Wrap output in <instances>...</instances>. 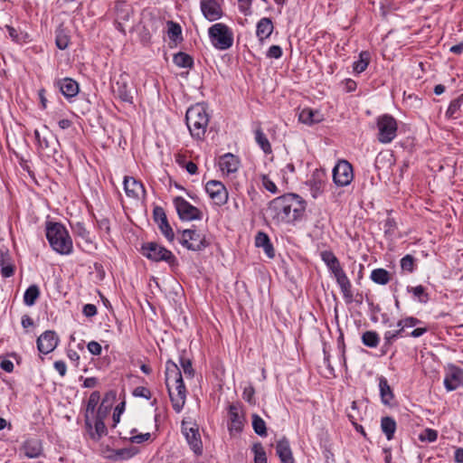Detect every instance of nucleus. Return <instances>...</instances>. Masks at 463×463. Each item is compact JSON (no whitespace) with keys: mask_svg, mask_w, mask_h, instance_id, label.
Masks as SVG:
<instances>
[{"mask_svg":"<svg viewBox=\"0 0 463 463\" xmlns=\"http://www.w3.org/2000/svg\"><path fill=\"white\" fill-rule=\"evenodd\" d=\"M155 220L159 223L163 220H167L164 210L161 207H156L154 210Z\"/></svg>","mask_w":463,"mask_h":463,"instance_id":"61","label":"nucleus"},{"mask_svg":"<svg viewBox=\"0 0 463 463\" xmlns=\"http://www.w3.org/2000/svg\"><path fill=\"white\" fill-rule=\"evenodd\" d=\"M228 428L231 433H240L241 432L245 418L243 411L240 405L238 404H231L229 406L228 411Z\"/></svg>","mask_w":463,"mask_h":463,"instance_id":"17","label":"nucleus"},{"mask_svg":"<svg viewBox=\"0 0 463 463\" xmlns=\"http://www.w3.org/2000/svg\"><path fill=\"white\" fill-rule=\"evenodd\" d=\"M205 191L214 204L222 206L227 203L229 193L225 185L217 180H210L205 184Z\"/></svg>","mask_w":463,"mask_h":463,"instance_id":"13","label":"nucleus"},{"mask_svg":"<svg viewBox=\"0 0 463 463\" xmlns=\"http://www.w3.org/2000/svg\"><path fill=\"white\" fill-rule=\"evenodd\" d=\"M182 432L184 435L191 449L196 455H201L203 453V442L196 424L184 421L182 424Z\"/></svg>","mask_w":463,"mask_h":463,"instance_id":"15","label":"nucleus"},{"mask_svg":"<svg viewBox=\"0 0 463 463\" xmlns=\"http://www.w3.org/2000/svg\"><path fill=\"white\" fill-rule=\"evenodd\" d=\"M376 128L378 130L377 139L382 144H389L397 137L398 123L391 115L384 114L378 117Z\"/></svg>","mask_w":463,"mask_h":463,"instance_id":"6","label":"nucleus"},{"mask_svg":"<svg viewBox=\"0 0 463 463\" xmlns=\"http://www.w3.org/2000/svg\"><path fill=\"white\" fill-rule=\"evenodd\" d=\"M274 30L271 19L268 17L261 18L256 25V36L260 43H263L269 38Z\"/></svg>","mask_w":463,"mask_h":463,"instance_id":"25","label":"nucleus"},{"mask_svg":"<svg viewBox=\"0 0 463 463\" xmlns=\"http://www.w3.org/2000/svg\"><path fill=\"white\" fill-rule=\"evenodd\" d=\"M88 351L93 355H99L102 351V347L99 343L96 341H90L87 345Z\"/></svg>","mask_w":463,"mask_h":463,"instance_id":"55","label":"nucleus"},{"mask_svg":"<svg viewBox=\"0 0 463 463\" xmlns=\"http://www.w3.org/2000/svg\"><path fill=\"white\" fill-rule=\"evenodd\" d=\"M362 342L365 346L375 348L379 345L380 337L375 331H366L362 335Z\"/></svg>","mask_w":463,"mask_h":463,"instance_id":"41","label":"nucleus"},{"mask_svg":"<svg viewBox=\"0 0 463 463\" xmlns=\"http://www.w3.org/2000/svg\"><path fill=\"white\" fill-rule=\"evenodd\" d=\"M276 451L282 463H295L289 442L286 438L277 442Z\"/></svg>","mask_w":463,"mask_h":463,"instance_id":"27","label":"nucleus"},{"mask_svg":"<svg viewBox=\"0 0 463 463\" xmlns=\"http://www.w3.org/2000/svg\"><path fill=\"white\" fill-rule=\"evenodd\" d=\"M371 61V54L368 51L359 53V59L353 63V71L355 74L364 72Z\"/></svg>","mask_w":463,"mask_h":463,"instance_id":"32","label":"nucleus"},{"mask_svg":"<svg viewBox=\"0 0 463 463\" xmlns=\"http://www.w3.org/2000/svg\"><path fill=\"white\" fill-rule=\"evenodd\" d=\"M34 137L38 144V147L42 151H51V144L45 137H41L38 130L34 131Z\"/></svg>","mask_w":463,"mask_h":463,"instance_id":"48","label":"nucleus"},{"mask_svg":"<svg viewBox=\"0 0 463 463\" xmlns=\"http://www.w3.org/2000/svg\"><path fill=\"white\" fill-rule=\"evenodd\" d=\"M414 258L407 254L401 260V268L402 270L411 273L414 270Z\"/></svg>","mask_w":463,"mask_h":463,"instance_id":"46","label":"nucleus"},{"mask_svg":"<svg viewBox=\"0 0 463 463\" xmlns=\"http://www.w3.org/2000/svg\"><path fill=\"white\" fill-rule=\"evenodd\" d=\"M213 46L220 51L230 49L233 44V32L227 24L216 23L208 29Z\"/></svg>","mask_w":463,"mask_h":463,"instance_id":"5","label":"nucleus"},{"mask_svg":"<svg viewBox=\"0 0 463 463\" xmlns=\"http://www.w3.org/2000/svg\"><path fill=\"white\" fill-rule=\"evenodd\" d=\"M40 297V289L39 287L35 284L31 285L24 292V303L28 306L32 307L35 304L36 300Z\"/></svg>","mask_w":463,"mask_h":463,"instance_id":"37","label":"nucleus"},{"mask_svg":"<svg viewBox=\"0 0 463 463\" xmlns=\"http://www.w3.org/2000/svg\"><path fill=\"white\" fill-rule=\"evenodd\" d=\"M254 135H255L256 143L259 145V146L261 148V150L267 155L271 154L272 153L271 145H270L267 136L263 132V130L260 128H258L255 129Z\"/></svg>","mask_w":463,"mask_h":463,"instance_id":"34","label":"nucleus"},{"mask_svg":"<svg viewBox=\"0 0 463 463\" xmlns=\"http://www.w3.org/2000/svg\"><path fill=\"white\" fill-rule=\"evenodd\" d=\"M321 260L327 266L335 261L337 258L335 253L331 250H323L320 253Z\"/></svg>","mask_w":463,"mask_h":463,"instance_id":"54","label":"nucleus"},{"mask_svg":"<svg viewBox=\"0 0 463 463\" xmlns=\"http://www.w3.org/2000/svg\"><path fill=\"white\" fill-rule=\"evenodd\" d=\"M298 120L303 124L311 126L322 122L324 116L317 109L304 108L298 114Z\"/></svg>","mask_w":463,"mask_h":463,"instance_id":"26","label":"nucleus"},{"mask_svg":"<svg viewBox=\"0 0 463 463\" xmlns=\"http://www.w3.org/2000/svg\"><path fill=\"white\" fill-rule=\"evenodd\" d=\"M463 105V93L459 94L456 99L450 101L449 108L446 111V116L449 118H457V114L460 111Z\"/></svg>","mask_w":463,"mask_h":463,"instance_id":"39","label":"nucleus"},{"mask_svg":"<svg viewBox=\"0 0 463 463\" xmlns=\"http://www.w3.org/2000/svg\"><path fill=\"white\" fill-rule=\"evenodd\" d=\"M379 389L381 394V400L383 404L389 405L393 400L394 395L385 377L381 376L379 378Z\"/></svg>","mask_w":463,"mask_h":463,"instance_id":"29","label":"nucleus"},{"mask_svg":"<svg viewBox=\"0 0 463 463\" xmlns=\"http://www.w3.org/2000/svg\"><path fill=\"white\" fill-rule=\"evenodd\" d=\"M306 210L300 196L288 194L273 199L268 207V213L276 224L294 223L302 218Z\"/></svg>","mask_w":463,"mask_h":463,"instance_id":"1","label":"nucleus"},{"mask_svg":"<svg viewBox=\"0 0 463 463\" xmlns=\"http://www.w3.org/2000/svg\"><path fill=\"white\" fill-rule=\"evenodd\" d=\"M167 35H168V38L175 43L182 42L183 41L182 28H181L180 24L175 22H173V21H168L167 22Z\"/></svg>","mask_w":463,"mask_h":463,"instance_id":"35","label":"nucleus"},{"mask_svg":"<svg viewBox=\"0 0 463 463\" xmlns=\"http://www.w3.org/2000/svg\"><path fill=\"white\" fill-rule=\"evenodd\" d=\"M132 393L135 397L145 398L146 400H149L151 398L150 390L144 386L136 387Z\"/></svg>","mask_w":463,"mask_h":463,"instance_id":"52","label":"nucleus"},{"mask_svg":"<svg viewBox=\"0 0 463 463\" xmlns=\"http://www.w3.org/2000/svg\"><path fill=\"white\" fill-rule=\"evenodd\" d=\"M224 0H201L200 9L203 17L209 22H214L223 16Z\"/></svg>","mask_w":463,"mask_h":463,"instance_id":"14","label":"nucleus"},{"mask_svg":"<svg viewBox=\"0 0 463 463\" xmlns=\"http://www.w3.org/2000/svg\"><path fill=\"white\" fill-rule=\"evenodd\" d=\"M124 190L126 195L132 200H141L146 196V190L143 184L132 176H125Z\"/></svg>","mask_w":463,"mask_h":463,"instance_id":"18","label":"nucleus"},{"mask_svg":"<svg viewBox=\"0 0 463 463\" xmlns=\"http://www.w3.org/2000/svg\"><path fill=\"white\" fill-rule=\"evenodd\" d=\"M108 415V409L101 406L97 410L94 416H90V425H85L90 437L93 440H99L103 436L107 435V428L104 420Z\"/></svg>","mask_w":463,"mask_h":463,"instance_id":"10","label":"nucleus"},{"mask_svg":"<svg viewBox=\"0 0 463 463\" xmlns=\"http://www.w3.org/2000/svg\"><path fill=\"white\" fill-rule=\"evenodd\" d=\"M165 384L173 409L180 412L185 402L186 389L179 367L170 360L165 364Z\"/></svg>","mask_w":463,"mask_h":463,"instance_id":"2","label":"nucleus"},{"mask_svg":"<svg viewBox=\"0 0 463 463\" xmlns=\"http://www.w3.org/2000/svg\"><path fill=\"white\" fill-rule=\"evenodd\" d=\"M354 179L352 165L346 160H339L333 169V180L337 186H346Z\"/></svg>","mask_w":463,"mask_h":463,"instance_id":"12","label":"nucleus"},{"mask_svg":"<svg viewBox=\"0 0 463 463\" xmlns=\"http://www.w3.org/2000/svg\"><path fill=\"white\" fill-rule=\"evenodd\" d=\"M112 90L114 95L121 101L129 104L133 103V96L128 86V75L126 73L119 75L115 84L112 85Z\"/></svg>","mask_w":463,"mask_h":463,"instance_id":"19","label":"nucleus"},{"mask_svg":"<svg viewBox=\"0 0 463 463\" xmlns=\"http://www.w3.org/2000/svg\"><path fill=\"white\" fill-rule=\"evenodd\" d=\"M0 368L6 373H12L14 366L11 360L4 358L0 361Z\"/></svg>","mask_w":463,"mask_h":463,"instance_id":"58","label":"nucleus"},{"mask_svg":"<svg viewBox=\"0 0 463 463\" xmlns=\"http://www.w3.org/2000/svg\"><path fill=\"white\" fill-rule=\"evenodd\" d=\"M254 395H255V390H254L253 386L249 385L244 388V390L242 392V398L250 404L254 405L256 403Z\"/></svg>","mask_w":463,"mask_h":463,"instance_id":"49","label":"nucleus"},{"mask_svg":"<svg viewBox=\"0 0 463 463\" xmlns=\"http://www.w3.org/2000/svg\"><path fill=\"white\" fill-rule=\"evenodd\" d=\"M174 205L177 214L182 221L202 220L203 213L197 207L192 205L188 201L181 196L174 198Z\"/></svg>","mask_w":463,"mask_h":463,"instance_id":"11","label":"nucleus"},{"mask_svg":"<svg viewBox=\"0 0 463 463\" xmlns=\"http://www.w3.org/2000/svg\"><path fill=\"white\" fill-rule=\"evenodd\" d=\"M282 54L283 52L279 45H271L266 52V57L269 59H279Z\"/></svg>","mask_w":463,"mask_h":463,"instance_id":"50","label":"nucleus"},{"mask_svg":"<svg viewBox=\"0 0 463 463\" xmlns=\"http://www.w3.org/2000/svg\"><path fill=\"white\" fill-rule=\"evenodd\" d=\"M384 346L391 345L397 338L392 331L388 330L384 333Z\"/></svg>","mask_w":463,"mask_h":463,"instance_id":"62","label":"nucleus"},{"mask_svg":"<svg viewBox=\"0 0 463 463\" xmlns=\"http://www.w3.org/2000/svg\"><path fill=\"white\" fill-rule=\"evenodd\" d=\"M19 451L27 458H38L43 455V442L37 438L26 439L22 443Z\"/></svg>","mask_w":463,"mask_h":463,"instance_id":"20","label":"nucleus"},{"mask_svg":"<svg viewBox=\"0 0 463 463\" xmlns=\"http://www.w3.org/2000/svg\"><path fill=\"white\" fill-rule=\"evenodd\" d=\"M240 3V10L244 14H247L250 11L252 0H238Z\"/></svg>","mask_w":463,"mask_h":463,"instance_id":"63","label":"nucleus"},{"mask_svg":"<svg viewBox=\"0 0 463 463\" xmlns=\"http://www.w3.org/2000/svg\"><path fill=\"white\" fill-rule=\"evenodd\" d=\"M251 449L254 453V463H267L266 452L261 443L253 444Z\"/></svg>","mask_w":463,"mask_h":463,"instance_id":"42","label":"nucleus"},{"mask_svg":"<svg viewBox=\"0 0 463 463\" xmlns=\"http://www.w3.org/2000/svg\"><path fill=\"white\" fill-rule=\"evenodd\" d=\"M307 184L309 186L311 196L314 199L318 198L324 193L326 187V174L318 170L314 171Z\"/></svg>","mask_w":463,"mask_h":463,"instance_id":"21","label":"nucleus"},{"mask_svg":"<svg viewBox=\"0 0 463 463\" xmlns=\"http://www.w3.org/2000/svg\"><path fill=\"white\" fill-rule=\"evenodd\" d=\"M252 428L256 434L260 437L267 436V427L264 420L258 414H252Z\"/></svg>","mask_w":463,"mask_h":463,"instance_id":"40","label":"nucleus"},{"mask_svg":"<svg viewBox=\"0 0 463 463\" xmlns=\"http://www.w3.org/2000/svg\"><path fill=\"white\" fill-rule=\"evenodd\" d=\"M181 366L183 368L184 373L188 377L194 376V369L192 366V362L187 358H181Z\"/></svg>","mask_w":463,"mask_h":463,"instance_id":"53","label":"nucleus"},{"mask_svg":"<svg viewBox=\"0 0 463 463\" xmlns=\"http://www.w3.org/2000/svg\"><path fill=\"white\" fill-rule=\"evenodd\" d=\"M261 183L263 187L271 194H276L278 192L276 184L269 176L262 175Z\"/></svg>","mask_w":463,"mask_h":463,"instance_id":"51","label":"nucleus"},{"mask_svg":"<svg viewBox=\"0 0 463 463\" xmlns=\"http://www.w3.org/2000/svg\"><path fill=\"white\" fill-rule=\"evenodd\" d=\"M370 279L375 284L378 285H387L391 280L390 272L383 268L374 269L370 275Z\"/></svg>","mask_w":463,"mask_h":463,"instance_id":"33","label":"nucleus"},{"mask_svg":"<svg viewBox=\"0 0 463 463\" xmlns=\"http://www.w3.org/2000/svg\"><path fill=\"white\" fill-rule=\"evenodd\" d=\"M55 85L59 88L60 91L66 99L76 97L80 91L78 82L71 78H63L58 80L55 82Z\"/></svg>","mask_w":463,"mask_h":463,"instance_id":"23","label":"nucleus"},{"mask_svg":"<svg viewBox=\"0 0 463 463\" xmlns=\"http://www.w3.org/2000/svg\"><path fill=\"white\" fill-rule=\"evenodd\" d=\"M255 245L259 248H262L265 254L269 259L274 258V256H275L274 248L270 242L269 236L265 232H260L257 233V235L255 237Z\"/></svg>","mask_w":463,"mask_h":463,"instance_id":"28","label":"nucleus"},{"mask_svg":"<svg viewBox=\"0 0 463 463\" xmlns=\"http://www.w3.org/2000/svg\"><path fill=\"white\" fill-rule=\"evenodd\" d=\"M180 243L187 250L194 251L203 250L209 246L205 235L192 229L182 232Z\"/></svg>","mask_w":463,"mask_h":463,"instance_id":"9","label":"nucleus"},{"mask_svg":"<svg viewBox=\"0 0 463 463\" xmlns=\"http://www.w3.org/2000/svg\"><path fill=\"white\" fill-rule=\"evenodd\" d=\"M326 267L335 279L336 283L341 289L344 298L348 301L352 300L354 297L352 291V284L350 279L346 276L345 270L343 269L339 260L336 259L335 261H333Z\"/></svg>","mask_w":463,"mask_h":463,"instance_id":"8","label":"nucleus"},{"mask_svg":"<svg viewBox=\"0 0 463 463\" xmlns=\"http://www.w3.org/2000/svg\"><path fill=\"white\" fill-rule=\"evenodd\" d=\"M1 267H2L1 274L4 278H9L14 275V269L13 265H11L10 263H7L6 265L1 266Z\"/></svg>","mask_w":463,"mask_h":463,"instance_id":"60","label":"nucleus"},{"mask_svg":"<svg viewBox=\"0 0 463 463\" xmlns=\"http://www.w3.org/2000/svg\"><path fill=\"white\" fill-rule=\"evenodd\" d=\"M141 253L153 261H165L170 265L176 262V258L171 250L156 242H147L143 244L141 247Z\"/></svg>","mask_w":463,"mask_h":463,"instance_id":"7","label":"nucleus"},{"mask_svg":"<svg viewBox=\"0 0 463 463\" xmlns=\"http://www.w3.org/2000/svg\"><path fill=\"white\" fill-rule=\"evenodd\" d=\"M55 370L60 373L61 376H64L67 372L66 364L63 361H56L53 364Z\"/></svg>","mask_w":463,"mask_h":463,"instance_id":"59","label":"nucleus"},{"mask_svg":"<svg viewBox=\"0 0 463 463\" xmlns=\"http://www.w3.org/2000/svg\"><path fill=\"white\" fill-rule=\"evenodd\" d=\"M218 165L222 174L230 175L238 171L240 160L236 156L227 153L219 158Z\"/></svg>","mask_w":463,"mask_h":463,"instance_id":"24","label":"nucleus"},{"mask_svg":"<svg viewBox=\"0 0 463 463\" xmlns=\"http://www.w3.org/2000/svg\"><path fill=\"white\" fill-rule=\"evenodd\" d=\"M438 439V431L433 429H425L420 435V441L434 442Z\"/></svg>","mask_w":463,"mask_h":463,"instance_id":"44","label":"nucleus"},{"mask_svg":"<svg viewBox=\"0 0 463 463\" xmlns=\"http://www.w3.org/2000/svg\"><path fill=\"white\" fill-rule=\"evenodd\" d=\"M82 313L87 317H93L97 315V307L93 304H86L83 306Z\"/></svg>","mask_w":463,"mask_h":463,"instance_id":"56","label":"nucleus"},{"mask_svg":"<svg viewBox=\"0 0 463 463\" xmlns=\"http://www.w3.org/2000/svg\"><path fill=\"white\" fill-rule=\"evenodd\" d=\"M45 233L51 248L55 252L61 255H70L72 253V239L63 224L48 222L45 226Z\"/></svg>","mask_w":463,"mask_h":463,"instance_id":"3","label":"nucleus"},{"mask_svg":"<svg viewBox=\"0 0 463 463\" xmlns=\"http://www.w3.org/2000/svg\"><path fill=\"white\" fill-rule=\"evenodd\" d=\"M99 393L98 392H94L90 395L86 412H85V425H90V416H94L97 413L96 407L99 402Z\"/></svg>","mask_w":463,"mask_h":463,"instance_id":"31","label":"nucleus"},{"mask_svg":"<svg viewBox=\"0 0 463 463\" xmlns=\"http://www.w3.org/2000/svg\"><path fill=\"white\" fill-rule=\"evenodd\" d=\"M185 122L191 136L196 139H203L209 125V114L202 103L190 107L185 114Z\"/></svg>","mask_w":463,"mask_h":463,"instance_id":"4","label":"nucleus"},{"mask_svg":"<svg viewBox=\"0 0 463 463\" xmlns=\"http://www.w3.org/2000/svg\"><path fill=\"white\" fill-rule=\"evenodd\" d=\"M158 227L161 231V232L165 235V237L172 242L175 240V233L173 229L171 228L169 222L167 220H163L161 222L158 223Z\"/></svg>","mask_w":463,"mask_h":463,"instance_id":"43","label":"nucleus"},{"mask_svg":"<svg viewBox=\"0 0 463 463\" xmlns=\"http://www.w3.org/2000/svg\"><path fill=\"white\" fill-rule=\"evenodd\" d=\"M151 438V434L149 432L146 433H141L138 435H134L130 438V441L132 443L140 444L142 442H145Z\"/></svg>","mask_w":463,"mask_h":463,"instance_id":"57","label":"nucleus"},{"mask_svg":"<svg viewBox=\"0 0 463 463\" xmlns=\"http://www.w3.org/2000/svg\"><path fill=\"white\" fill-rule=\"evenodd\" d=\"M396 421L393 418L385 416L381 420V429L382 431L386 436L388 440H392L394 438V433L396 431Z\"/></svg>","mask_w":463,"mask_h":463,"instance_id":"30","label":"nucleus"},{"mask_svg":"<svg viewBox=\"0 0 463 463\" xmlns=\"http://www.w3.org/2000/svg\"><path fill=\"white\" fill-rule=\"evenodd\" d=\"M407 290L409 293H411L413 298L420 303L426 304L430 300V295L427 292L426 288L422 285L408 287Z\"/></svg>","mask_w":463,"mask_h":463,"instance_id":"36","label":"nucleus"},{"mask_svg":"<svg viewBox=\"0 0 463 463\" xmlns=\"http://www.w3.org/2000/svg\"><path fill=\"white\" fill-rule=\"evenodd\" d=\"M137 454V450L134 449H120L118 452V455H119L121 458H132L133 456H135Z\"/></svg>","mask_w":463,"mask_h":463,"instance_id":"64","label":"nucleus"},{"mask_svg":"<svg viewBox=\"0 0 463 463\" xmlns=\"http://www.w3.org/2000/svg\"><path fill=\"white\" fill-rule=\"evenodd\" d=\"M59 343V337L53 331L43 332L37 339V348L40 353L48 354L52 352Z\"/></svg>","mask_w":463,"mask_h":463,"instance_id":"22","label":"nucleus"},{"mask_svg":"<svg viewBox=\"0 0 463 463\" xmlns=\"http://www.w3.org/2000/svg\"><path fill=\"white\" fill-rule=\"evenodd\" d=\"M173 61L179 68H191L194 65L193 58L182 52L174 55Z\"/></svg>","mask_w":463,"mask_h":463,"instance_id":"38","label":"nucleus"},{"mask_svg":"<svg viewBox=\"0 0 463 463\" xmlns=\"http://www.w3.org/2000/svg\"><path fill=\"white\" fill-rule=\"evenodd\" d=\"M55 43H56V46L60 50H65L69 45L70 38L66 33H64L62 32H59L56 34Z\"/></svg>","mask_w":463,"mask_h":463,"instance_id":"47","label":"nucleus"},{"mask_svg":"<svg viewBox=\"0 0 463 463\" xmlns=\"http://www.w3.org/2000/svg\"><path fill=\"white\" fill-rule=\"evenodd\" d=\"M5 29L8 33L9 37L16 43L23 42L24 38L27 36L26 33H23L21 31L15 29L11 25H5Z\"/></svg>","mask_w":463,"mask_h":463,"instance_id":"45","label":"nucleus"},{"mask_svg":"<svg viewBox=\"0 0 463 463\" xmlns=\"http://www.w3.org/2000/svg\"><path fill=\"white\" fill-rule=\"evenodd\" d=\"M444 386L448 392L463 386V369L455 364H448L445 368Z\"/></svg>","mask_w":463,"mask_h":463,"instance_id":"16","label":"nucleus"}]
</instances>
